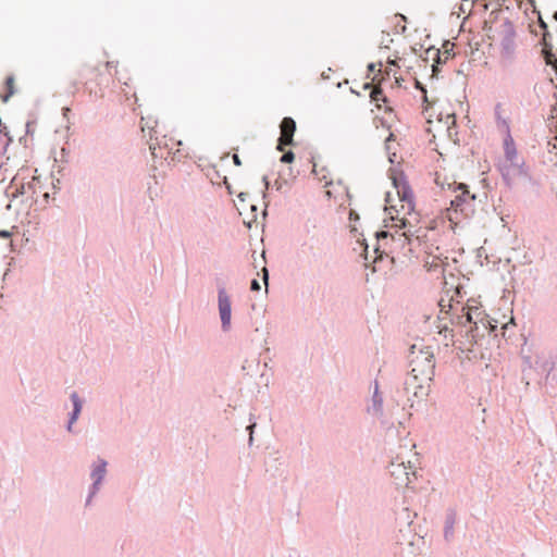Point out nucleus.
<instances>
[{
	"label": "nucleus",
	"instance_id": "obj_1",
	"mask_svg": "<svg viewBox=\"0 0 557 557\" xmlns=\"http://www.w3.org/2000/svg\"><path fill=\"white\" fill-rule=\"evenodd\" d=\"M409 364L411 367L409 374L422 376V381L433 380L435 359L432 347L423 343L413 344L410 348Z\"/></svg>",
	"mask_w": 557,
	"mask_h": 557
},
{
	"label": "nucleus",
	"instance_id": "obj_2",
	"mask_svg": "<svg viewBox=\"0 0 557 557\" xmlns=\"http://www.w3.org/2000/svg\"><path fill=\"white\" fill-rule=\"evenodd\" d=\"M393 185L396 189V194L400 202V209H397L395 206L391 205L388 208H386V210H395L396 213H399L401 211L404 212V215H410L414 211L413 193L410 186L408 185L403 175L394 176ZM392 219L397 221L396 226L398 228H406L408 225V221L406 220L405 216H392Z\"/></svg>",
	"mask_w": 557,
	"mask_h": 557
},
{
	"label": "nucleus",
	"instance_id": "obj_3",
	"mask_svg": "<svg viewBox=\"0 0 557 557\" xmlns=\"http://www.w3.org/2000/svg\"><path fill=\"white\" fill-rule=\"evenodd\" d=\"M448 188L453 189L455 197L450 200V208L448 209V218L450 221L458 219V214L466 218L470 216L474 211L475 195L470 194L465 184H457L456 182L448 183Z\"/></svg>",
	"mask_w": 557,
	"mask_h": 557
},
{
	"label": "nucleus",
	"instance_id": "obj_4",
	"mask_svg": "<svg viewBox=\"0 0 557 557\" xmlns=\"http://www.w3.org/2000/svg\"><path fill=\"white\" fill-rule=\"evenodd\" d=\"M433 380L422 381V376L408 374L404 382V391L407 395V401L411 408L421 406L431 392V382Z\"/></svg>",
	"mask_w": 557,
	"mask_h": 557
},
{
	"label": "nucleus",
	"instance_id": "obj_5",
	"mask_svg": "<svg viewBox=\"0 0 557 557\" xmlns=\"http://www.w3.org/2000/svg\"><path fill=\"white\" fill-rule=\"evenodd\" d=\"M107 474L108 461L101 457H98L90 465L89 479L91 483L88 487V493L85 499V507H89L92 504L94 498L99 494L106 482Z\"/></svg>",
	"mask_w": 557,
	"mask_h": 557
},
{
	"label": "nucleus",
	"instance_id": "obj_6",
	"mask_svg": "<svg viewBox=\"0 0 557 557\" xmlns=\"http://www.w3.org/2000/svg\"><path fill=\"white\" fill-rule=\"evenodd\" d=\"M391 476L397 486L408 487L412 479L416 478V465L413 461L408 460L405 462L401 458L397 457L388 466Z\"/></svg>",
	"mask_w": 557,
	"mask_h": 557
},
{
	"label": "nucleus",
	"instance_id": "obj_7",
	"mask_svg": "<svg viewBox=\"0 0 557 557\" xmlns=\"http://www.w3.org/2000/svg\"><path fill=\"white\" fill-rule=\"evenodd\" d=\"M499 171L503 180L509 187H511L516 181L529 177L523 160L503 161L499 163Z\"/></svg>",
	"mask_w": 557,
	"mask_h": 557
},
{
	"label": "nucleus",
	"instance_id": "obj_8",
	"mask_svg": "<svg viewBox=\"0 0 557 557\" xmlns=\"http://www.w3.org/2000/svg\"><path fill=\"white\" fill-rule=\"evenodd\" d=\"M448 308L449 310L456 311L454 317L450 318L451 323L466 330L474 324L475 320H480V318H486L484 312L478 306L461 307L460 313H457L458 308L453 307L450 304H448Z\"/></svg>",
	"mask_w": 557,
	"mask_h": 557
},
{
	"label": "nucleus",
	"instance_id": "obj_9",
	"mask_svg": "<svg viewBox=\"0 0 557 557\" xmlns=\"http://www.w3.org/2000/svg\"><path fill=\"white\" fill-rule=\"evenodd\" d=\"M218 311L221 330L228 333L232 330V299L224 286L218 288Z\"/></svg>",
	"mask_w": 557,
	"mask_h": 557
},
{
	"label": "nucleus",
	"instance_id": "obj_10",
	"mask_svg": "<svg viewBox=\"0 0 557 557\" xmlns=\"http://www.w3.org/2000/svg\"><path fill=\"white\" fill-rule=\"evenodd\" d=\"M500 36H502V38H500L502 57L507 61H511L515 57L516 32H515L512 23L509 22L508 20H506L502 24Z\"/></svg>",
	"mask_w": 557,
	"mask_h": 557
},
{
	"label": "nucleus",
	"instance_id": "obj_11",
	"mask_svg": "<svg viewBox=\"0 0 557 557\" xmlns=\"http://www.w3.org/2000/svg\"><path fill=\"white\" fill-rule=\"evenodd\" d=\"M495 327L496 325L492 324L486 318H480V320H475L474 324L465 330V335L470 344H475L479 338L484 337L486 333L490 334Z\"/></svg>",
	"mask_w": 557,
	"mask_h": 557
},
{
	"label": "nucleus",
	"instance_id": "obj_12",
	"mask_svg": "<svg viewBox=\"0 0 557 557\" xmlns=\"http://www.w3.org/2000/svg\"><path fill=\"white\" fill-rule=\"evenodd\" d=\"M281 137L278 139L277 149L283 150L284 146L293 145L296 123L292 117H284L281 122Z\"/></svg>",
	"mask_w": 557,
	"mask_h": 557
},
{
	"label": "nucleus",
	"instance_id": "obj_13",
	"mask_svg": "<svg viewBox=\"0 0 557 557\" xmlns=\"http://www.w3.org/2000/svg\"><path fill=\"white\" fill-rule=\"evenodd\" d=\"M70 399L72 401V411L67 414V422L65 425V430L69 433H73L74 431V424L77 422L81 412L83 410L84 400L81 398V396L77 394V392H72L70 395Z\"/></svg>",
	"mask_w": 557,
	"mask_h": 557
},
{
	"label": "nucleus",
	"instance_id": "obj_14",
	"mask_svg": "<svg viewBox=\"0 0 557 557\" xmlns=\"http://www.w3.org/2000/svg\"><path fill=\"white\" fill-rule=\"evenodd\" d=\"M384 398L383 395L379 391V383L374 382V389L372 392V396L370 399V404L367 407V411L370 416L376 419H382L384 416L383 409Z\"/></svg>",
	"mask_w": 557,
	"mask_h": 557
},
{
	"label": "nucleus",
	"instance_id": "obj_15",
	"mask_svg": "<svg viewBox=\"0 0 557 557\" xmlns=\"http://www.w3.org/2000/svg\"><path fill=\"white\" fill-rule=\"evenodd\" d=\"M548 37H550V34L548 32H545L541 40V44L543 46L542 54L546 64L553 66L557 71V55L553 51V45L548 42Z\"/></svg>",
	"mask_w": 557,
	"mask_h": 557
},
{
	"label": "nucleus",
	"instance_id": "obj_16",
	"mask_svg": "<svg viewBox=\"0 0 557 557\" xmlns=\"http://www.w3.org/2000/svg\"><path fill=\"white\" fill-rule=\"evenodd\" d=\"M504 153H505V160L504 161H517L520 160L518 157V151L516 148L515 140L511 136V134H507L504 137Z\"/></svg>",
	"mask_w": 557,
	"mask_h": 557
},
{
	"label": "nucleus",
	"instance_id": "obj_17",
	"mask_svg": "<svg viewBox=\"0 0 557 557\" xmlns=\"http://www.w3.org/2000/svg\"><path fill=\"white\" fill-rule=\"evenodd\" d=\"M456 511L454 509H448L445 517V525H444V539L446 541H450L454 537V529L456 523Z\"/></svg>",
	"mask_w": 557,
	"mask_h": 557
},
{
	"label": "nucleus",
	"instance_id": "obj_18",
	"mask_svg": "<svg viewBox=\"0 0 557 557\" xmlns=\"http://www.w3.org/2000/svg\"><path fill=\"white\" fill-rule=\"evenodd\" d=\"M494 114L497 127L505 134H511L510 133V126L509 121L502 115V104L497 103L494 108Z\"/></svg>",
	"mask_w": 557,
	"mask_h": 557
},
{
	"label": "nucleus",
	"instance_id": "obj_19",
	"mask_svg": "<svg viewBox=\"0 0 557 557\" xmlns=\"http://www.w3.org/2000/svg\"><path fill=\"white\" fill-rule=\"evenodd\" d=\"M7 87H8V94L3 97V101L7 102L10 97L14 94V87H13V84H14V78L12 76H9L7 78Z\"/></svg>",
	"mask_w": 557,
	"mask_h": 557
},
{
	"label": "nucleus",
	"instance_id": "obj_20",
	"mask_svg": "<svg viewBox=\"0 0 557 557\" xmlns=\"http://www.w3.org/2000/svg\"><path fill=\"white\" fill-rule=\"evenodd\" d=\"M412 235H413L412 232L410 230H408V231L399 234L398 240L401 242L403 244H405V243L410 244Z\"/></svg>",
	"mask_w": 557,
	"mask_h": 557
},
{
	"label": "nucleus",
	"instance_id": "obj_21",
	"mask_svg": "<svg viewBox=\"0 0 557 557\" xmlns=\"http://www.w3.org/2000/svg\"><path fill=\"white\" fill-rule=\"evenodd\" d=\"M295 159V154L292 150L289 151H286L282 157H281V162L283 163H290L293 162Z\"/></svg>",
	"mask_w": 557,
	"mask_h": 557
},
{
	"label": "nucleus",
	"instance_id": "obj_22",
	"mask_svg": "<svg viewBox=\"0 0 557 557\" xmlns=\"http://www.w3.org/2000/svg\"><path fill=\"white\" fill-rule=\"evenodd\" d=\"M255 428H256V422H251L247 426V431L249 432V438H248V445L249 446H251L253 444V431H255Z\"/></svg>",
	"mask_w": 557,
	"mask_h": 557
},
{
	"label": "nucleus",
	"instance_id": "obj_23",
	"mask_svg": "<svg viewBox=\"0 0 557 557\" xmlns=\"http://www.w3.org/2000/svg\"><path fill=\"white\" fill-rule=\"evenodd\" d=\"M440 327V334L444 333V336L445 338L448 337V335L450 336V339L453 341V331L448 329V326L446 324H444L443 326H438Z\"/></svg>",
	"mask_w": 557,
	"mask_h": 557
},
{
	"label": "nucleus",
	"instance_id": "obj_24",
	"mask_svg": "<svg viewBox=\"0 0 557 557\" xmlns=\"http://www.w3.org/2000/svg\"><path fill=\"white\" fill-rule=\"evenodd\" d=\"M383 97V91L381 89H375L371 91V98L375 101H379Z\"/></svg>",
	"mask_w": 557,
	"mask_h": 557
},
{
	"label": "nucleus",
	"instance_id": "obj_25",
	"mask_svg": "<svg viewBox=\"0 0 557 557\" xmlns=\"http://www.w3.org/2000/svg\"><path fill=\"white\" fill-rule=\"evenodd\" d=\"M416 87L422 91V94H423V101L426 102L428 101V97H426V89H425V87L420 82H418V81L416 82Z\"/></svg>",
	"mask_w": 557,
	"mask_h": 557
},
{
	"label": "nucleus",
	"instance_id": "obj_26",
	"mask_svg": "<svg viewBox=\"0 0 557 557\" xmlns=\"http://www.w3.org/2000/svg\"><path fill=\"white\" fill-rule=\"evenodd\" d=\"M250 289L253 292H259L261 289L260 283L258 280L253 278L250 283Z\"/></svg>",
	"mask_w": 557,
	"mask_h": 557
},
{
	"label": "nucleus",
	"instance_id": "obj_27",
	"mask_svg": "<svg viewBox=\"0 0 557 557\" xmlns=\"http://www.w3.org/2000/svg\"><path fill=\"white\" fill-rule=\"evenodd\" d=\"M262 280L265 284V286H268V282H269V271L265 267L262 268Z\"/></svg>",
	"mask_w": 557,
	"mask_h": 557
},
{
	"label": "nucleus",
	"instance_id": "obj_28",
	"mask_svg": "<svg viewBox=\"0 0 557 557\" xmlns=\"http://www.w3.org/2000/svg\"><path fill=\"white\" fill-rule=\"evenodd\" d=\"M262 183H263V185H264V190H263V196H262V197H263V198H265V197H267V193H265V190L269 188V181H268V176H263V177H262Z\"/></svg>",
	"mask_w": 557,
	"mask_h": 557
},
{
	"label": "nucleus",
	"instance_id": "obj_29",
	"mask_svg": "<svg viewBox=\"0 0 557 557\" xmlns=\"http://www.w3.org/2000/svg\"><path fill=\"white\" fill-rule=\"evenodd\" d=\"M11 236V232L7 231V230H1L0 231V237L1 238H9Z\"/></svg>",
	"mask_w": 557,
	"mask_h": 557
},
{
	"label": "nucleus",
	"instance_id": "obj_30",
	"mask_svg": "<svg viewBox=\"0 0 557 557\" xmlns=\"http://www.w3.org/2000/svg\"><path fill=\"white\" fill-rule=\"evenodd\" d=\"M233 162H234V164H235V165H237V166L242 165V161H240V159H239L238 154H236V153H235V154H233Z\"/></svg>",
	"mask_w": 557,
	"mask_h": 557
},
{
	"label": "nucleus",
	"instance_id": "obj_31",
	"mask_svg": "<svg viewBox=\"0 0 557 557\" xmlns=\"http://www.w3.org/2000/svg\"><path fill=\"white\" fill-rule=\"evenodd\" d=\"M247 196H248V194H246V193H240V194L238 195V198H239V200H240V201H245V199H246V197H247Z\"/></svg>",
	"mask_w": 557,
	"mask_h": 557
},
{
	"label": "nucleus",
	"instance_id": "obj_32",
	"mask_svg": "<svg viewBox=\"0 0 557 557\" xmlns=\"http://www.w3.org/2000/svg\"><path fill=\"white\" fill-rule=\"evenodd\" d=\"M375 66H376V65H375L374 63H370V64L368 65V70H369L370 72H374V71H375Z\"/></svg>",
	"mask_w": 557,
	"mask_h": 557
},
{
	"label": "nucleus",
	"instance_id": "obj_33",
	"mask_svg": "<svg viewBox=\"0 0 557 557\" xmlns=\"http://www.w3.org/2000/svg\"><path fill=\"white\" fill-rule=\"evenodd\" d=\"M320 180L321 181H325V186H329L332 183L331 181H326V176L325 175L321 176Z\"/></svg>",
	"mask_w": 557,
	"mask_h": 557
},
{
	"label": "nucleus",
	"instance_id": "obj_34",
	"mask_svg": "<svg viewBox=\"0 0 557 557\" xmlns=\"http://www.w3.org/2000/svg\"><path fill=\"white\" fill-rule=\"evenodd\" d=\"M388 233L387 232H381V233H377V238H381V237H387Z\"/></svg>",
	"mask_w": 557,
	"mask_h": 557
},
{
	"label": "nucleus",
	"instance_id": "obj_35",
	"mask_svg": "<svg viewBox=\"0 0 557 557\" xmlns=\"http://www.w3.org/2000/svg\"><path fill=\"white\" fill-rule=\"evenodd\" d=\"M349 216H350V220L358 218V215L354 211H350Z\"/></svg>",
	"mask_w": 557,
	"mask_h": 557
},
{
	"label": "nucleus",
	"instance_id": "obj_36",
	"mask_svg": "<svg viewBox=\"0 0 557 557\" xmlns=\"http://www.w3.org/2000/svg\"><path fill=\"white\" fill-rule=\"evenodd\" d=\"M440 306L442 307L441 312H442V313H444V305H443V302H442V301L440 302ZM445 313H447V314H448L449 312H448V311H445Z\"/></svg>",
	"mask_w": 557,
	"mask_h": 557
},
{
	"label": "nucleus",
	"instance_id": "obj_37",
	"mask_svg": "<svg viewBox=\"0 0 557 557\" xmlns=\"http://www.w3.org/2000/svg\"><path fill=\"white\" fill-rule=\"evenodd\" d=\"M69 112H70V109H69V108H64V109H63V114H64V115H66Z\"/></svg>",
	"mask_w": 557,
	"mask_h": 557
},
{
	"label": "nucleus",
	"instance_id": "obj_38",
	"mask_svg": "<svg viewBox=\"0 0 557 557\" xmlns=\"http://www.w3.org/2000/svg\"><path fill=\"white\" fill-rule=\"evenodd\" d=\"M389 198H391V194H389V193H387V198H386V202H387V203H389V201H391V200H389Z\"/></svg>",
	"mask_w": 557,
	"mask_h": 557
},
{
	"label": "nucleus",
	"instance_id": "obj_39",
	"mask_svg": "<svg viewBox=\"0 0 557 557\" xmlns=\"http://www.w3.org/2000/svg\"><path fill=\"white\" fill-rule=\"evenodd\" d=\"M541 26L546 29L547 25L542 21Z\"/></svg>",
	"mask_w": 557,
	"mask_h": 557
},
{
	"label": "nucleus",
	"instance_id": "obj_40",
	"mask_svg": "<svg viewBox=\"0 0 557 557\" xmlns=\"http://www.w3.org/2000/svg\"><path fill=\"white\" fill-rule=\"evenodd\" d=\"M251 210H252V211H256V210H257V206H256V205H252V206H251Z\"/></svg>",
	"mask_w": 557,
	"mask_h": 557
},
{
	"label": "nucleus",
	"instance_id": "obj_41",
	"mask_svg": "<svg viewBox=\"0 0 557 557\" xmlns=\"http://www.w3.org/2000/svg\"><path fill=\"white\" fill-rule=\"evenodd\" d=\"M435 55L440 59V51L438 50L435 51Z\"/></svg>",
	"mask_w": 557,
	"mask_h": 557
},
{
	"label": "nucleus",
	"instance_id": "obj_42",
	"mask_svg": "<svg viewBox=\"0 0 557 557\" xmlns=\"http://www.w3.org/2000/svg\"><path fill=\"white\" fill-rule=\"evenodd\" d=\"M555 18L557 20V12L555 13Z\"/></svg>",
	"mask_w": 557,
	"mask_h": 557
}]
</instances>
